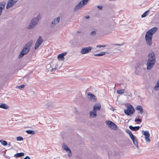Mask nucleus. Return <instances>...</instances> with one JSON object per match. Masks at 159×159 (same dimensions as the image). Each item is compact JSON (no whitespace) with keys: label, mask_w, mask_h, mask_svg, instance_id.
<instances>
[{"label":"nucleus","mask_w":159,"mask_h":159,"mask_svg":"<svg viewBox=\"0 0 159 159\" xmlns=\"http://www.w3.org/2000/svg\"><path fill=\"white\" fill-rule=\"evenodd\" d=\"M89 0H83L80 1L75 7L74 10H78L86 5Z\"/></svg>","instance_id":"obj_7"},{"label":"nucleus","mask_w":159,"mask_h":159,"mask_svg":"<svg viewBox=\"0 0 159 159\" xmlns=\"http://www.w3.org/2000/svg\"><path fill=\"white\" fill-rule=\"evenodd\" d=\"M97 116L96 112L95 111H91L90 112V117L91 118H93Z\"/></svg>","instance_id":"obj_21"},{"label":"nucleus","mask_w":159,"mask_h":159,"mask_svg":"<svg viewBox=\"0 0 159 159\" xmlns=\"http://www.w3.org/2000/svg\"><path fill=\"white\" fill-rule=\"evenodd\" d=\"M17 141H21L23 140V138L22 137H17L16 138Z\"/></svg>","instance_id":"obj_34"},{"label":"nucleus","mask_w":159,"mask_h":159,"mask_svg":"<svg viewBox=\"0 0 159 159\" xmlns=\"http://www.w3.org/2000/svg\"><path fill=\"white\" fill-rule=\"evenodd\" d=\"M105 54V52H101V53L98 54H94V55L95 56H103Z\"/></svg>","instance_id":"obj_29"},{"label":"nucleus","mask_w":159,"mask_h":159,"mask_svg":"<svg viewBox=\"0 0 159 159\" xmlns=\"http://www.w3.org/2000/svg\"><path fill=\"white\" fill-rule=\"evenodd\" d=\"M24 159H30V158L29 156H27Z\"/></svg>","instance_id":"obj_42"},{"label":"nucleus","mask_w":159,"mask_h":159,"mask_svg":"<svg viewBox=\"0 0 159 159\" xmlns=\"http://www.w3.org/2000/svg\"><path fill=\"white\" fill-rule=\"evenodd\" d=\"M124 43H123L122 44H113V45H115V46H122L123 45Z\"/></svg>","instance_id":"obj_39"},{"label":"nucleus","mask_w":159,"mask_h":159,"mask_svg":"<svg viewBox=\"0 0 159 159\" xmlns=\"http://www.w3.org/2000/svg\"><path fill=\"white\" fill-rule=\"evenodd\" d=\"M154 90L155 91L159 90V81H158L154 88Z\"/></svg>","instance_id":"obj_25"},{"label":"nucleus","mask_w":159,"mask_h":159,"mask_svg":"<svg viewBox=\"0 0 159 159\" xmlns=\"http://www.w3.org/2000/svg\"><path fill=\"white\" fill-rule=\"evenodd\" d=\"M157 27H153L146 32L145 36V39L147 44L148 46H151L152 45V35L157 31Z\"/></svg>","instance_id":"obj_2"},{"label":"nucleus","mask_w":159,"mask_h":159,"mask_svg":"<svg viewBox=\"0 0 159 159\" xmlns=\"http://www.w3.org/2000/svg\"><path fill=\"white\" fill-rule=\"evenodd\" d=\"M11 142H9V143H8V146H11Z\"/></svg>","instance_id":"obj_46"},{"label":"nucleus","mask_w":159,"mask_h":159,"mask_svg":"<svg viewBox=\"0 0 159 159\" xmlns=\"http://www.w3.org/2000/svg\"><path fill=\"white\" fill-rule=\"evenodd\" d=\"M92 48V47L89 46L82 48L80 50V52L82 54L87 53L90 52Z\"/></svg>","instance_id":"obj_9"},{"label":"nucleus","mask_w":159,"mask_h":159,"mask_svg":"<svg viewBox=\"0 0 159 159\" xmlns=\"http://www.w3.org/2000/svg\"><path fill=\"white\" fill-rule=\"evenodd\" d=\"M60 20V17H58L53 20L51 22L50 26L51 27H53L58 24Z\"/></svg>","instance_id":"obj_10"},{"label":"nucleus","mask_w":159,"mask_h":159,"mask_svg":"<svg viewBox=\"0 0 159 159\" xmlns=\"http://www.w3.org/2000/svg\"><path fill=\"white\" fill-rule=\"evenodd\" d=\"M25 87V85L24 84H23L22 85L17 86L16 87V88L17 89H21L24 88Z\"/></svg>","instance_id":"obj_32"},{"label":"nucleus","mask_w":159,"mask_h":159,"mask_svg":"<svg viewBox=\"0 0 159 159\" xmlns=\"http://www.w3.org/2000/svg\"><path fill=\"white\" fill-rule=\"evenodd\" d=\"M129 137L132 140L134 144L138 148V142L136 139V137L135 136H134L133 134H131L130 135H129Z\"/></svg>","instance_id":"obj_15"},{"label":"nucleus","mask_w":159,"mask_h":159,"mask_svg":"<svg viewBox=\"0 0 159 159\" xmlns=\"http://www.w3.org/2000/svg\"><path fill=\"white\" fill-rule=\"evenodd\" d=\"M97 7L100 10H102V6H98Z\"/></svg>","instance_id":"obj_40"},{"label":"nucleus","mask_w":159,"mask_h":159,"mask_svg":"<svg viewBox=\"0 0 159 159\" xmlns=\"http://www.w3.org/2000/svg\"><path fill=\"white\" fill-rule=\"evenodd\" d=\"M24 155V153L23 152L18 153L15 154L14 156L16 158H18V157H21Z\"/></svg>","instance_id":"obj_24"},{"label":"nucleus","mask_w":159,"mask_h":159,"mask_svg":"<svg viewBox=\"0 0 159 159\" xmlns=\"http://www.w3.org/2000/svg\"><path fill=\"white\" fill-rule=\"evenodd\" d=\"M0 108L5 109H7L9 108V107L5 103H1L0 104Z\"/></svg>","instance_id":"obj_23"},{"label":"nucleus","mask_w":159,"mask_h":159,"mask_svg":"<svg viewBox=\"0 0 159 159\" xmlns=\"http://www.w3.org/2000/svg\"><path fill=\"white\" fill-rule=\"evenodd\" d=\"M85 18L88 19L89 18L90 16H85Z\"/></svg>","instance_id":"obj_43"},{"label":"nucleus","mask_w":159,"mask_h":159,"mask_svg":"<svg viewBox=\"0 0 159 159\" xmlns=\"http://www.w3.org/2000/svg\"><path fill=\"white\" fill-rule=\"evenodd\" d=\"M117 50H120L118 49V48H115L114 49V50L115 51H116Z\"/></svg>","instance_id":"obj_45"},{"label":"nucleus","mask_w":159,"mask_h":159,"mask_svg":"<svg viewBox=\"0 0 159 159\" xmlns=\"http://www.w3.org/2000/svg\"><path fill=\"white\" fill-rule=\"evenodd\" d=\"M96 34V31H92L90 34V35L91 36H95Z\"/></svg>","instance_id":"obj_31"},{"label":"nucleus","mask_w":159,"mask_h":159,"mask_svg":"<svg viewBox=\"0 0 159 159\" xmlns=\"http://www.w3.org/2000/svg\"><path fill=\"white\" fill-rule=\"evenodd\" d=\"M127 109L124 110V112L125 114L129 116L130 114H133L134 112V109L133 106L130 105L128 104L126 106Z\"/></svg>","instance_id":"obj_6"},{"label":"nucleus","mask_w":159,"mask_h":159,"mask_svg":"<svg viewBox=\"0 0 159 159\" xmlns=\"http://www.w3.org/2000/svg\"><path fill=\"white\" fill-rule=\"evenodd\" d=\"M101 108V106L100 103H97L93 107V111H95L97 112V111H99L100 110Z\"/></svg>","instance_id":"obj_16"},{"label":"nucleus","mask_w":159,"mask_h":159,"mask_svg":"<svg viewBox=\"0 0 159 159\" xmlns=\"http://www.w3.org/2000/svg\"><path fill=\"white\" fill-rule=\"evenodd\" d=\"M40 18V15L39 13L36 18H34L31 20V22L28 27V29H32L38 23L39 20Z\"/></svg>","instance_id":"obj_5"},{"label":"nucleus","mask_w":159,"mask_h":159,"mask_svg":"<svg viewBox=\"0 0 159 159\" xmlns=\"http://www.w3.org/2000/svg\"><path fill=\"white\" fill-rule=\"evenodd\" d=\"M43 41V40L42 39L41 36H39L38 38L37 39L34 46V49H36L42 44Z\"/></svg>","instance_id":"obj_8"},{"label":"nucleus","mask_w":159,"mask_h":159,"mask_svg":"<svg viewBox=\"0 0 159 159\" xmlns=\"http://www.w3.org/2000/svg\"><path fill=\"white\" fill-rule=\"evenodd\" d=\"M134 121L135 122L139 121L140 122H141L142 121V120L141 119H137V118H135Z\"/></svg>","instance_id":"obj_38"},{"label":"nucleus","mask_w":159,"mask_h":159,"mask_svg":"<svg viewBox=\"0 0 159 159\" xmlns=\"http://www.w3.org/2000/svg\"><path fill=\"white\" fill-rule=\"evenodd\" d=\"M6 3L4 2H0V16L1 15L2 11L4 8Z\"/></svg>","instance_id":"obj_18"},{"label":"nucleus","mask_w":159,"mask_h":159,"mask_svg":"<svg viewBox=\"0 0 159 159\" xmlns=\"http://www.w3.org/2000/svg\"><path fill=\"white\" fill-rule=\"evenodd\" d=\"M126 132L127 133L129 134V135L131 134H132L131 131L129 129H127L126 130Z\"/></svg>","instance_id":"obj_35"},{"label":"nucleus","mask_w":159,"mask_h":159,"mask_svg":"<svg viewBox=\"0 0 159 159\" xmlns=\"http://www.w3.org/2000/svg\"><path fill=\"white\" fill-rule=\"evenodd\" d=\"M136 109L139 111V113L142 114L143 112V110L142 107L141 106H138L136 108Z\"/></svg>","instance_id":"obj_22"},{"label":"nucleus","mask_w":159,"mask_h":159,"mask_svg":"<svg viewBox=\"0 0 159 159\" xmlns=\"http://www.w3.org/2000/svg\"><path fill=\"white\" fill-rule=\"evenodd\" d=\"M125 90V89L117 90V93L118 94H121L124 93Z\"/></svg>","instance_id":"obj_28"},{"label":"nucleus","mask_w":159,"mask_h":159,"mask_svg":"<svg viewBox=\"0 0 159 159\" xmlns=\"http://www.w3.org/2000/svg\"><path fill=\"white\" fill-rule=\"evenodd\" d=\"M26 132L29 134H34L35 133V132L34 131L31 130H27L26 131Z\"/></svg>","instance_id":"obj_26"},{"label":"nucleus","mask_w":159,"mask_h":159,"mask_svg":"<svg viewBox=\"0 0 159 159\" xmlns=\"http://www.w3.org/2000/svg\"><path fill=\"white\" fill-rule=\"evenodd\" d=\"M56 69H57L56 67V68H52V70H51V71H52L53 70H56Z\"/></svg>","instance_id":"obj_44"},{"label":"nucleus","mask_w":159,"mask_h":159,"mask_svg":"<svg viewBox=\"0 0 159 159\" xmlns=\"http://www.w3.org/2000/svg\"><path fill=\"white\" fill-rule=\"evenodd\" d=\"M106 123L107 124L108 126L111 128L114 129L116 130L117 128L116 125L113 122L111 121L110 120L107 121H106Z\"/></svg>","instance_id":"obj_12"},{"label":"nucleus","mask_w":159,"mask_h":159,"mask_svg":"<svg viewBox=\"0 0 159 159\" xmlns=\"http://www.w3.org/2000/svg\"><path fill=\"white\" fill-rule=\"evenodd\" d=\"M149 10H148L146 11L142 16L141 17H145L147 16L148 15V14L149 12Z\"/></svg>","instance_id":"obj_27"},{"label":"nucleus","mask_w":159,"mask_h":159,"mask_svg":"<svg viewBox=\"0 0 159 159\" xmlns=\"http://www.w3.org/2000/svg\"><path fill=\"white\" fill-rule=\"evenodd\" d=\"M120 86L121 87H122L121 86V85H124L123 86H124V88H125L126 87V84H120Z\"/></svg>","instance_id":"obj_41"},{"label":"nucleus","mask_w":159,"mask_h":159,"mask_svg":"<svg viewBox=\"0 0 159 159\" xmlns=\"http://www.w3.org/2000/svg\"><path fill=\"white\" fill-rule=\"evenodd\" d=\"M113 152L111 151H109L108 152V155L110 157L112 156Z\"/></svg>","instance_id":"obj_37"},{"label":"nucleus","mask_w":159,"mask_h":159,"mask_svg":"<svg viewBox=\"0 0 159 159\" xmlns=\"http://www.w3.org/2000/svg\"><path fill=\"white\" fill-rule=\"evenodd\" d=\"M62 147L65 150L66 152L68 153V155L69 157H70L72 155V153L71 150L67 147V145L65 143H63L62 144Z\"/></svg>","instance_id":"obj_11"},{"label":"nucleus","mask_w":159,"mask_h":159,"mask_svg":"<svg viewBox=\"0 0 159 159\" xmlns=\"http://www.w3.org/2000/svg\"><path fill=\"white\" fill-rule=\"evenodd\" d=\"M18 0H9L6 5V8L8 9L12 6L17 2Z\"/></svg>","instance_id":"obj_13"},{"label":"nucleus","mask_w":159,"mask_h":159,"mask_svg":"<svg viewBox=\"0 0 159 159\" xmlns=\"http://www.w3.org/2000/svg\"><path fill=\"white\" fill-rule=\"evenodd\" d=\"M0 143L4 146H6L7 145V142L4 140H0Z\"/></svg>","instance_id":"obj_30"},{"label":"nucleus","mask_w":159,"mask_h":159,"mask_svg":"<svg viewBox=\"0 0 159 159\" xmlns=\"http://www.w3.org/2000/svg\"><path fill=\"white\" fill-rule=\"evenodd\" d=\"M107 46L106 45H98L97 46V47L101 48V47H105Z\"/></svg>","instance_id":"obj_36"},{"label":"nucleus","mask_w":159,"mask_h":159,"mask_svg":"<svg viewBox=\"0 0 159 159\" xmlns=\"http://www.w3.org/2000/svg\"><path fill=\"white\" fill-rule=\"evenodd\" d=\"M87 95L89 98L90 100H93L95 101L97 99L96 98L95 96L94 95L91 94L90 93H88Z\"/></svg>","instance_id":"obj_19"},{"label":"nucleus","mask_w":159,"mask_h":159,"mask_svg":"<svg viewBox=\"0 0 159 159\" xmlns=\"http://www.w3.org/2000/svg\"><path fill=\"white\" fill-rule=\"evenodd\" d=\"M145 65L142 62L139 63L135 67V74L137 75H140L143 73L146 70L144 66Z\"/></svg>","instance_id":"obj_4"},{"label":"nucleus","mask_w":159,"mask_h":159,"mask_svg":"<svg viewBox=\"0 0 159 159\" xmlns=\"http://www.w3.org/2000/svg\"><path fill=\"white\" fill-rule=\"evenodd\" d=\"M156 62V57L155 54L153 52H150L148 55V59L146 63L147 69H151L154 65Z\"/></svg>","instance_id":"obj_1"},{"label":"nucleus","mask_w":159,"mask_h":159,"mask_svg":"<svg viewBox=\"0 0 159 159\" xmlns=\"http://www.w3.org/2000/svg\"><path fill=\"white\" fill-rule=\"evenodd\" d=\"M113 156L115 157L116 158H118L119 157V155L117 152H114Z\"/></svg>","instance_id":"obj_33"},{"label":"nucleus","mask_w":159,"mask_h":159,"mask_svg":"<svg viewBox=\"0 0 159 159\" xmlns=\"http://www.w3.org/2000/svg\"><path fill=\"white\" fill-rule=\"evenodd\" d=\"M129 127L131 130L134 131H137L140 128V127L139 126L133 127L131 125H130Z\"/></svg>","instance_id":"obj_20"},{"label":"nucleus","mask_w":159,"mask_h":159,"mask_svg":"<svg viewBox=\"0 0 159 159\" xmlns=\"http://www.w3.org/2000/svg\"><path fill=\"white\" fill-rule=\"evenodd\" d=\"M33 41L31 40L27 43L24 46L23 49L19 54L18 57L20 58L24 55L26 54L30 51L32 46Z\"/></svg>","instance_id":"obj_3"},{"label":"nucleus","mask_w":159,"mask_h":159,"mask_svg":"<svg viewBox=\"0 0 159 159\" xmlns=\"http://www.w3.org/2000/svg\"><path fill=\"white\" fill-rule=\"evenodd\" d=\"M67 53L66 52H64L58 55L57 58L59 60L61 61H63L64 59V56Z\"/></svg>","instance_id":"obj_17"},{"label":"nucleus","mask_w":159,"mask_h":159,"mask_svg":"<svg viewBox=\"0 0 159 159\" xmlns=\"http://www.w3.org/2000/svg\"><path fill=\"white\" fill-rule=\"evenodd\" d=\"M143 134L145 136L146 141L147 142H150V139L149 138L150 134L148 131H144Z\"/></svg>","instance_id":"obj_14"}]
</instances>
